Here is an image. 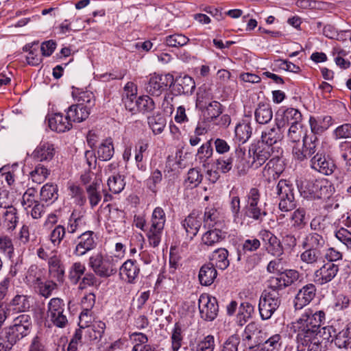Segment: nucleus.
I'll return each mask as SVG.
<instances>
[{
    "instance_id": "nucleus-32",
    "label": "nucleus",
    "mask_w": 351,
    "mask_h": 351,
    "mask_svg": "<svg viewBox=\"0 0 351 351\" xmlns=\"http://www.w3.org/2000/svg\"><path fill=\"white\" fill-rule=\"evenodd\" d=\"M54 155V146L53 144L49 143L40 144L32 154L33 158L40 162L51 160Z\"/></svg>"
},
{
    "instance_id": "nucleus-5",
    "label": "nucleus",
    "mask_w": 351,
    "mask_h": 351,
    "mask_svg": "<svg viewBox=\"0 0 351 351\" xmlns=\"http://www.w3.org/2000/svg\"><path fill=\"white\" fill-rule=\"evenodd\" d=\"M88 265L93 271L99 277L108 278L117 271L118 261L112 256H103L97 253L89 258Z\"/></svg>"
},
{
    "instance_id": "nucleus-21",
    "label": "nucleus",
    "mask_w": 351,
    "mask_h": 351,
    "mask_svg": "<svg viewBox=\"0 0 351 351\" xmlns=\"http://www.w3.org/2000/svg\"><path fill=\"white\" fill-rule=\"evenodd\" d=\"M260 236L263 241L267 244V250L268 252L276 256H280L283 254V246L280 241L272 232L264 230L260 232Z\"/></svg>"
},
{
    "instance_id": "nucleus-38",
    "label": "nucleus",
    "mask_w": 351,
    "mask_h": 351,
    "mask_svg": "<svg viewBox=\"0 0 351 351\" xmlns=\"http://www.w3.org/2000/svg\"><path fill=\"white\" fill-rule=\"evenodd\" d=\"M114 152L113 141L112 138H107L99 145L97 149V156L100 160L107 161L113 156Z\"/></svg>"
},
{
    "instance_id": "nucleus-18",
    "label": "nucleus",
    "mask_w": 351,
    "mask_h": 351,
    "mask_svg": "<svg viewBox=\"0 0 351 351\" xmlns=\"http://www.w3.org/2000/svg\"><path fill=\"white\" fill-rule=\"evenodd\" d=\"M302 246V247H308L313 250H316L323 254L328 244L326 237L317 232H311L306 236Z\"/></svg>"
},
{
    "instance_id": "nucleus-14",
    "label": "nucleus",
    "mask_w": 351,
    "mask_h": 351,
    "mask_svg": "<svg viewBox=\"0 0 351 351\" xmlns=\"http://www.w3.org/2000/svg\"><path fill=\"white\" fill-rule=\"evenodd\" d=\"M339 271V265L326 262L315 271L313 274L314 282L319 285L327 284L337 276Z\"/></svg>"
},
{
    "instance_id": "nucleus-47",
    "label": "nucleus",
    "mask_w": 351,
    "mask_h": 351,
    "mask_svg": "<svg viewBox=\"0 0 351 351\" xmlns=\"http://www.w3.org/2000/svg\"><path fill=\"white\" fill-rule=\"evenodd\" d=\"M234 158L232 156H220L214 162L217 171L222 173H228L233 167Z\"/></svg>"
},
{
    "instance_id": "nucleus-63",
    "label": "nucleus",
    "mask_w": 351,
    "mask_h": 351,
    "mask_svg": "<svg viewBox=\"0 0 351 351\" xmlns=\"http://www.w3.org/2000/svg\"><path fill=\"white\" fill-rule=\"evenodd\" d=\"M77 101L78 104L88 107L89 110L95 105V96L90 91H82L79 93Z\"/></svg>"
},
{
    "instance_id": "nucleus-6",
    "label": "nucleus",
    "mask_w": 351,
    "mask_h": 351,
    "mask_svg": "<svg viewBox=\"0 0 351 351\" xmlns=\"http://www.w3.org/2000/svg\"><path fill=\"white\" fill-rule=\"evenodd\" d=\"M165 222L164 210L160 207H156L152 213L151 225L146 234L149 244L153 247H158L160 243Z\"/></svg>"
},
{
    "instance_id": "nucleus-15",
    "label": "nucleus",
    "mask_w": 351,
    "mask_h": 351,
    "mask_svg": "<svg viewBox=\"0 0 351 351\" xmlns=\"http://www.w3.org/2000/svg\"><path fill=\"white\" fill-rule=\"evenodd\" d=\"M96 245L94 232L90 230L86 231L78 237L73 254L77 256H82L93 250Z\"/></svg>"
},
{
    "instance_id": "nucleus-17",
    "label": "nucleus",
    "mask_w": 351,
    "mask_h": 351,
    "mask_svg": "<svg viewBox=\"0 0 351 351\" xmlns=\"http://www.w3.org/2000/svg\"><path fill=\"white\" fill-rule=\"evenodd\" d=\"M311 167L319 173L328 176L331 175L335 169L333 161L326 157L325 153L314 155L311 159Z\"/></svg>"
},
{
    "instance_id": "nucleus-24",
    "label": "nucleus",
    "mask_w": 351,
    "mask_h": 351,
    "mask_svg": "<svg viewBox=\"0 0 351 351\" xmlns=\"http://www.w3.org/2000/svg\"><path fill=\"white\" fill-rule=\"evenodd\" d=\"M49 128L57 132H64L72 128V123L67 115L63 117L62 113H55L48 119Z\"/></svg>"
},
{
    "instance_id": "nucleus-20",
    "label": "nucleus",
    "mask_w": 351,
    "mask_h": 351,
    "mask_svg": "<svg viewBox=\"0 0 351 351\" xmlns=\"http://www.w3.org/2000/svg\"><path fill=\"white\" fill-rule=\"evenodd\" d=\"M140 273V267L136 261L128 259L119 267L121 278L128 283H134Z\"/></svg>"
},
{
    "instance_id": "nucleus-12",
    "label": "nucleus",
    "mask_w": 351,
    "mask_h": 351,
    "mask_svg": "<svg viewBox=\"0 0 351 351\" xmlns=\"http://www.w3.org/2000/svg\"><path fill=\"white\" fill-rule=\"evenodd\" d=\"M202 90V88H200L197 93L196 104L202 110L204 119L208 121H212L217 119L222 113L221 104L217 101H210L207 104L206 101H204V97ZM206 97L208 99H212L209 94H206L205 97Z\"/></svg>"
},
{
    "instance_id": "nucleus-60",
    "label": "nucleus",
    "mask_w": 351,
    "mask_h": 351,
    "mask_svg": "<svg viewBox=\"0 0 351 351\" xmlns=\"http://www.w3.org/2000/svg\"><path fill=\"white\" fill-rule=\"evenodd\" d=\"M85 271L86 267L82 263L76 262L73 263L69 274L71 280L75 284L77 283Z\"/></svg>"
},
{
    "instance_id": "nucleus-41",
    "label": "nucleus",
    "mask_w": 351,
    "mask_h": 351,
    "mask_svg": "<svg viewBox=\"0 0 351 351\" xmlns=\"http://www.w3.org/2000/svg\"><path fill=\"white\" fill-rule=\"evenodd\" d=\"M305 250L300 254V260L307 264L315 266L321 262L323 254L316 250H313L308 247H303Z\"/></svg>"
},
{
    "instance_id": "nucleus-23",
    "label": "nucleus",
    "mask_w": 351,
    "mask_h": 351,
    "mask_svg": "<svg viewBox=\"0 0 351 351\" xmlns=\"http://www.w3.org/2000/svg\"><path fill=\"white\" fill-rule=\"evenodd\" d=\"M204 226L208 228H223L224 221L220 212L214 207H206L204 215Z\"/></svg>"
},
{
    "instance_id": "nucleus-54",
    "label": "nucleus",
    "mask_w": 351,
    "mask_h": 351,
    "mask_svg": "<svg viewBox=\"0 0 351 351\" xmlns=\"http://www.w3.org/2000/svg\"><path fill=\"white\" fill-rule=\"evenodd\" d=\"M36 193L37 191L34 188L32 187L27 189L22 197L21 204L28 213L29 208H31L32 205L38 202L36 199Z\"/></svg>"
},
{
    "instance_id": "nucleus-59",
    "label": "nucleus",
    "mask_w": 351,
    "mask_h": 351,
    "mask_svg": "<svg viewBox=\"0 0 351 351\" xmlns=\"http://www.w3.org/2000/svg\"><path fill=\"white\" fill-rule=\"evenodd\" d=\"M215 348V339L212 335H208L200 341L195 347L192 348L193 351H213Z\"/></svg>"
},
{
    "instance_id": "nucleus-30",
    "label": "nucleus",
    "mask_w": 351,
    "mask_h": 351,
    "mask_svg": "<svg viewBox=\"0 0 351 351\" xmlns=\"http://www.w3.org/2000/svg\"><path fill=\"white\" fill-rule=\"evenodd\" d=\"M217 270L212 263H207L202 265L199 269L198 278L203 286L212 285L217 278Z\"/></svg>"
},
{
    "instance_id": "nucleus-49",
    "label": "nucleus",
    "mask_w": 351,
    "mask_h": 351,
    "mask_svg": "<svg viewBox=\"0 0 351 351\" xmlns=\"http://www.w3.org/2000/svg\"><path fill=\"white\" fill-rule=\"evenodd\" d=\"M16 341L5 328L0 332V351H10Z\"/></svg>"
},
{
    "instance_id": "nucleus-16",
    "label": "nucleus",
    "mask_w": 351,
    "mask_h": 351,
    "mask_svg": "<svg viewBox=\"0 0 351 351\" xmlns=\"http://www.w3.org/2000/svg\"><path fill=\"white\" fill-rule=\"evenodd\" d=\"M316 287L313 283H308L301 288L294 299V306L296 310L301 309L308 305L315 297Z\"/></svg>"
},
{
    "instance_id": "nucleus-19",
    "label": "nucleus",
    "mask_w": 351,
    "mask_h": 351,
    "mask_svg": "<svg viewBox=\"0 0 351 351\" xmlns=\"http://www.w3.org/2000/svg\"><path fill=\"white\" fill-rule=\"evenodd\" d=\"M282 128L283 124L281 122H277L275 126L262 133L261 141H260L270 147H280L278 143L283 138Z\"/></svg>"
},
{
    "instance_id": "nucleus-55",
    "label": "nucleus",
    "mask_w": 351,
    "mask_h": 351,
    "mask_svg": "<svg viewBox=\"0 0 351 351\" xmlns=\"http://www.w3.org/2000/svg\"><path fill=\"white\" fill-rule=\"evenodd\" d=\"M69 195L75 199V203L79 206H84L86 202L83 189L77 185L71 184L69 186Z\"/></svg>"
},
{
    "instance_id": "nucleus-58",
    "label": "nucleus",
    "mask_w": 351,
    "mask_h": 351,
    "mask_svg": "<svg viewBox=\"0 0 351 351\" xmlns=\"http://www.w3.org/2000/svg\"><path fill=\"white\" fill-rule=\"evenodd\" d=\"M203 179V176L200 171L195 168L191 169L187 174L186 184L188 187L193 188L197 186Z\"/></svg>"
},
{
    "instance_id": "nucleus-56",
    "label": "nucleus",
    "mask_w": 351,
    "mask_h": 351,
    "mask_svg": "<svg viewBox=\"0 0 351 351\" xmlns=\"http://www.w3.org/2000/svg\"><path fill=\"white\" fill-rule=\"evenodd\" d=\"M189 41V38L180 34H174L166 38V44L172 47H182L186 45Z\"/></svg>"
},
{
    "instance_id": "nucleus-9",
    "label": "nucleus",
    "mask_w": 351,
    "mask_h": 351,
    "mask_svg": "<svg viewBox=\"0 0 351 351\" xmlns=\"http://www.w3.org/2000/svg\"><path fill=\"white\" fill-rule=\"evenodd\" d=\"M173 76L171 74L156 75L151 76L145 85V91L152 95L158 97L163 91L173 85Z\"/></svg>"
},
{
    "instance_id": "nucleus-48",
    "label": "nucleus",
    "mask_w": 351,
    "mask_h": 351,
    "mask_svg": "<svg viewBox=\"0 0 351 351\" xmlns=\"http://www.w3.org/2000/svg\"><path fill=\"white\" fill-rule=\"evenodd\" d=\"M137 110L143 113L152 111L155 108L154 100L147 95L139 97L135 101Z\"/></svg>"
},
{
    "instance_id": "nucleus-45",
    "label": "nucleus",
    "mask_w": 351,
    "mask_h": 351,
    "mask_svg": "<svg viewBox=\"0 0 351 351\" xmlns=\"http://www.w3.org/2000/svg\"><path fill=\"white\" fill-rule=\"evenodd\" d=\"M29 297L25 295H16L10 302V305L19 312H25L30 308Z\"/></svg>"
},
{
    "instance_id": "nucleus-11",
    "label": "nucleus",
    "mask_w": 351,
    "mask_h": 351,
    "mask_svg": "<svg viewBox=\"0 0 351 351\" xmlns=\"http://www.w3.org/2000/svg\"><path fill=\"white\" fill-rule=\"evenodd\" d=\"M32 325L31 317L27 314H22L16 317L12 324L5 328L17 342L29 334Z\"/></svg>"
},
{
    "instance_id": "nucleus-25",
    "label": "nucleus",
    "mask_w": 351,
    "mask_h": 351,
    "mask_svg": "<svg viewBox=\"0 0 351 351\" xmlns=\"http://www.w3.org/2000/svg\"><path fill=\"white\" fill-rule=\"evenodd\" d=\"M303 143L308 158L324 152L319 139L314 134H305L303 136Z\"/></svg>"
},
{
    "instance_id": "nucleus-7",
    "label": "nucleus",
    "mask_w": 351,
    "mask_h": 351,
    "mask_svg": "<svg viewBox=\"0 0 351 351\" xmlns=\"http://www.w3.org/2000/svg\"><path fill=\"white\" fill-rule=\"evenodd\" d=\"M65 303L60 298H51L47 304V321L58 328H64L68 324Z\"/></svg>"
},
{
    "instance_id": "nucleus-31",
    "label": "nucleus",
    "mask_w": 351,
    "mask_h": 351,
    "mask_svg": "<svg viewBox=\"0 0 351 351\" xmlns=\"http://www.w3.org/2000/svg\"><path fill=\"white\" fill-rule=\"evenodd\" d=\"M66 114L67 118L70 119L71 123H80L88 117L90 110L88 107H86L82 104H76L71 106L69 108Z\"/></svg>"
},
{
    "instance_id": "nucleus-61",
    "label": "nucleus",
    "mask_w": 351,
    "mask_h": 351,
    "mask_svg": "<svg viewBox=\"0 0 351 351\" xmlns=\"http://www.w3.org/2000/svg\"><path fill=\"white\" fill-rule=\"evenodd\" d=\"M148 124L155 134H160L165 127V119L159 116L148 117Z\"/></svg>"
},
{
    "instance_id": "nucleus-34",
    "label": "nucleus",
    "mask_w": 351,
    "mask_h": 351,
    "mask_svg": "<svg viewBox=\"0 0 351 351\" xmlns=\"http://www.w3.org/2000/svg\"><path fill=\"white\" fill-rule=\"evenodd\" d=\"M335 344L343 351H351V329L346 328L339 331L335 339H332Z\"/></svg>"
},
{
    "instance_id": "nucleus-53",
    "label": "nucleus",
    "mask_w": 351,
    "mask_h": 351,
    "mask_svg": "<svg viewBox=\"0 0 351 351\" xmlns=\"http://www.w3.org/2000/svg\"><path fill=\"white\" fill-rule=\"evenodd\" d=\"M213 154L211 140H208L198 149L196 156L200 162H205L213 156Z\"/></svg>"
},
{
    "instance_id": "nucleus-36",
    "label": "nucleus",
    "mask_w": 351,
    "mask_h": 351,
    "mask_svg": "<svg viewBox=\"0 0 351 351\" xmlns=\"http://www.w3.org/2000/svg\"><path fill=\"white\" fill-rule=\"evenodd\" d=\"M235 136L237 140L244 143H245L252 136V128L251 123L246 119L242 120L235 128Z\"/></svg>"
},
{
    "instance_id": "nucleus-27",
    "label": "nucleus",
    "mask_w": 351,
    "mask_h": 351,
    "mask_svg": "<svg viewBox=\"0 0 351 351\" xmlns=\"http://www.w3.org/2000/svg\"><path fill=\"white\" fill-rule=\"evenodd\" d=\"M106 324L100 320H93V324L84 329L85 336L90 341H99L104 334Z\"/></svg>"
},
{
    "instance_id": "nucleus-4",
    "label": "nucleus",
    "mask_w": 351,
    "mask_h": 351,
    "mask_svg": "<svg viewBox=\"0 0 351 351\" xmlns=\"http://www.w3.org/2000/svg\"><path fill=\"white\" fill-rule=\"evenodd\" d=\"M301 195L309 200L328 199L332 195L331 186L322 180L302 181L299 186Z\"/></svg>"
},
{
    "instance_id": "nucleus-2",
    "label": "nucleus",
    "mask_w": 351,
    "mask_h": 351,
    "mask_svg": "<svg viewBox=\"0 0 351 351\" xmlns=\"http://www.w3.org/2000/svg\"><path fill=\"white\" fill-rule=\"evenodd\" d=\"M282 154V149L280 147H270L261 141L252 144L249 149V155L253 158L252 166L254 168H258L269 158L272 157L264 168V176H265L266 173L269 175L277 174L275 169L271 168L270 165L273 164V160L278 159Z\"/></svg>"
},
{
    "instance_id": "nucleus-29",
    "label": "nucleus",
    "mask_w": 351,
    "mask_h": 351,
    "mask_svg": "<svg viewBox=\"0 0 351 351\" xmlns=\"http://www.w3.org/2000/svg\"><path fill=\"white\" fill-rule=\"evenodd\" d=\"M46 271L37 265H32L25 276L26 282L32 287H36L38 284L45 280Z\"/></svg>"
},
{
    "instance_id": "nucleus-26",
    "label": "nucleus",
    "mask_w": 351,
    "mask_h": 351,
    "mask_svg": "<svg viewBox=\"0 0 351 351\" xmlns=\"http://www.w3.org/2000/svg\"><path fill=\"white\" fill-rule=\"evenodd\" d=\"M226 234L222 228H209L202 237V245L214 247L226 238Z\"/></svg>"
},
{
    "instance_id": "nucleus-35",
    "label": "nucleus",
    "mask_w": 351,
    "mask_h": 351,
    "mask_svg": "<svg viewBox=\"0 0 351 351\" xmlns=\"http://www.w3.org/2000/svg\"><path fill=\"white\" fill-rule=\"evenodd\" d=\"M176 90L179 94L191 95L195 88L194 80L189 76L179 77L176 80Z\"/></svg>"
},
{
    "instance_id": "nucleus-43",
    "label": "nucleus",
    "mask_w": 351,
    "mask_h": 351,
    "mask_svg": "<svg viewBox=\"0 0 351 351\" xmlns=\"http://www.w3.org/2000/svg\"><path fill=\"white\" fill-rule=\"evenodd\" d=\"M99 189V184L97 182H93L86 189L89 203L92 208L96 206L101 199V195L98 191Z\"/></svg>"
},
{
    "instance_id": "nucleus-50",
    "label": "nucleus",
    "mask_w": 351,
    "mask_h": 351,
    "mask_svg": "<svg viewBox=\"0 0 351 351\" xmlns=\"http://www.w3.org/2000/svg\"><path fill=\"white\" fill-rule=\"evenodd\" d=\"M49 173L50 171L47 168L43 165L38 164L30 173V176L33 182L40 184L47 179Z\"/></svg>"
},
{
    "instance_id": "nucleus-51",
    "label": "nucleus",
    "mask_w": 351,
    "mask_h": 351,
    "mask_svg": "<svg viewBox=\"0 0 351 351\" xmlns=\"http://www.w3.org/2000/svg\"><path fill=\"white\" fill-rule=\"evenodd\" d=\"M40 198L43 201L47 202L51 199H56L58 197L57 185L47 183L45 184L40 190Z\"/></svg>"
},
{
    "instance_id": "nucleus-64",
    "label": "nucleus",
    "mask_w": 351,
    "mask_h": 351,
    "mask_svg": "<svg viewBox=\"0 0 351 351\" xmlns=\"http://www.w3.org/2000/svg\"><path fill=\"white\" fill-rule=\"evenodd\" d=\"M27 351H48L43 338L41 336L36 335L32 339Z\"/></svg>"
},
{
    "instance_id": "nucleus-33",
    "label": "nucleus",
    "mask_w": 351,
    "mask_h": 351,
    "mask_svg": "<svg viewBox=\"0 0 351 351\" xmlns=\"http://www.w3.org/2000/svg\"><path fill=\"white\" fill-rule=\"evenodd\" d=\"M302 119V114L298 109L289 108L283 112L281 119L277 122H281L284 128L285 125L301 124Z\"/></svg>"
},
{
    "instance_id": "nucleus-3",
    "label": "nucleus",
    "mask_w": 351,
    "mask_h": 351,
    "mask_svg": "<svg viewBox=\"0 0 351 351\" xmlns=\"http://www.w3.org/2000/svg\"><path fill=\"white\" fill-rule=\"evenodd\" d=\"M271 195L278 197V208L282 212H289L297 206L293 184L286 180H280L271 188Z\"/></svg>"
},
{
    "instance_id": "nucleus-40",
    "label": "nucleus",
    "mask_w": 351,
    "mask_h": 351,
    "mask_svg": "<svg viewBox=\"0 0 351 351\" xmlns=\"http://www.w3.org/2000/svg\"><path fill=\"white\" fill-rule=\"evenodd\" d=\"M58 288V285L53 280H44L34 287L35 291L40 295L48 298H49L52 292Z\"/></svg>"
},
{
    "instance_id": "nucleus-46",
    "label": "nucleus",
    "mask_w": 351,
    "mask_h": 351,
    "mask_svg": "<svg viewBox=\"0 0 351 351\" xmlns=\"http://www.w3.org/2000/svg\"><path fill=\"white\" fill-rule=\"evenodd\" d=\"M291 220L292 226L300 230L304 228L307 223L306 218V210L303 208H298L293 213Z\"/></svg>"
},
{
    "instance_id": "nucleus-42",
    "label": "nucleus",
    "mask_w": 351,
    "mask_h": 351,
    "mask_svg": "<svg viewBox=\"0 0 351 351\" xmlns=\"http://www.w3.org/2000/svg\"><path fill=\"white\" fill-rule=\"evenodd\" d=\"M254 312V306L249 302H242L239 308L237 322L239 326H243L252 317Z\"/></svg>"
},
{
    "instance_id": "nucleus-10",
    "label": "nucleus",
    "mask_w": 351,
    "mask_h": 351,
    "mask_svg": "<svg viewBox=\"0 0 351 351\" xmlns=\"http://www.w3.org/2000/svg\"><path fill=\"white\" fill-rule=\"evenodd\" d=\"M280 304V299L278 293H264L261 295L258 311L261 318L264 320L271 318Z\"/></svg>"
},
{
    "instance_id": "nucleus-44",
    "label": "nucleus",
    "mask_w": 351,
    "mask_h": 351,
    "mask_svg": "<svg viewBox=\"0 0 351 351\" xmlns=\"http://www.w3.org/2000/svg\"><path fill=\"white\" fill-rule=\"evenodd\" d=\"M107 184L109 191L114 194L121 192L125 184L123 177L119 173L110 176Z\"/></svg>"
},
{
    "instance_id": "nucleus-8",
    "label": "nucleus",
    "mask_w": 351,
    "mask_h": 351,
    "mask_svg": "<svg viewBox=\"0 0 351 351\" xmlns=\"http://www.w3.org/2000/svg\"><path fill=\"white\" fill-rule=\"evenodd\" d=\"M261 194L256 188H252L247 196V204L244 208L245 215L255 221H262L267 215L264 208L258 205Z\"/></svg>"
},
{
    "instance_id": "nucleus-62",
    "label": "nucleus",
    "mask_w": 351,
    "mask_h": 351,
    "mask_svg": "<svg viewBox=\"0 0 351 351\" xmlns=\"http://www.w3.org/2000/svg\"><path fill=\"white\" fill-rule=\"evenodd\" d=\"M280 276L283 280V283L285 284L287 287L298 281L302 276V274L295 269H287L284 272H282Z\"/></svg>"
},
{
    "instance_id": "nucleus-39",
    "label": "nucleus",
    "mask_w": 351,
    "mask_h": 351,
    "mask_svg": "<svg viewBox=\"0 0 351 351\" xmlns=\"http://www.w3.org/2000/svg\"><path fill=\"white\" fill-rule=\"evenodd\" d=\"M228 257V250L225 248H219L213 252L211 261L213 262V264H215L217 268L225 269L230 265Z\"/></svg>"
},
{
    "instance_id": "nucleus-52",
    "label": "nucleus",
    "mask_w": 351,
    "mask_h": 351,
    "mask_svg": "<svg viewBox=\"0 0 351 351\" xmlns=\"http://www.w3.org/2000/svg\"><path fill=\"white\" fill-rule=\"evenodd\" d=\"M262 344L267 351H279L282 344V336L280 334L273 335Z\"/></svg>"
},
{
    "instance_id": "nucleus-13",
    "label": "nucleus",
    "mask_w": 351,
    "mask_h": 351,
    "mask_svg": "<svg viewBox=\"0 0 351 351\" xmlns=\"http://www.w3.org/2000/svg\"><path fill=\"white\" fill-rule=\"evenodd\" d=\"M198 308L202 319L207 322L214 320L217 316L219 306L215 298L202 294L198 300Z\"/></svg>"
},
{
    "instance_id": "nucleus-57",
    "label": "nucleus",
    "mask_w": 351,
    "mask_h": 351,
    "mask_svg": "<svg viewBox=\"0 0 351 351\" xmlns=\"http://www.w3.org/2000/svg\"><path fill=\"white\" fill-rule=\"evenodd\" d=\"M66 234V229L62 225L56 226L49 234V239L53 246H59Z\"/></svg>"
},
{
    "instance_id": "nucleus-28",
    "label": "nucleus",
    "mask_w": 351,
    "mask_h": 351,
    "mask_svg": "<svg viewBox=\"0 0 351 351\" xmlns=\"http://www.w3.org/2000/svg\"><path fill=\"white\" fill-rule=\"evenodd\" d=\"M49 274L58 282H62L64 276V266L59 256L54 254L48 259Z\"/></svg>"
},
{
    "instance_id": "nucleus-37",
    "label": "nucleus",
    "mask_w": 351,
    "mask_h": 351,
    "mask_svg": "<svg viewBox=\"0 0 351 351\" xmlns=\"http://www.w3.org/2000/svg\"><path fill=\"white\" fill-rule=\"evenodd\" d=\"M254 115L256 122L260 124H266L272 119L273 112L269 104L260 103L255 110Z\"/></svg>"
},
{
    "instance_id": "nucleus-22",
    "label": "nucleus",
    "mask_w": 351,
    "mask_h": 351,
    "mask_svg": "<svg viewBox=\"0 0 351 351\" xmlns=\"http://www.w3.org/2000/svg\"><path fill=\"white\" fill-rule=\"evenodd\" d=\"M202 225V217L198 211L193 210L183 221L182 226L184 228L187 236L192 239L198 232Z\"/></svg>"
},
{
    "instance_id": "nucleus-1",
    "label": "nucleus",
    "mask_w": 351,
    "mask_h": 351,
    "mask_svg": "<svg viewBox=\"0 0 351 351\" xmlns=\"http://www.w3.org/2000/svg\"><path fill=\"white\" fill-rule=\"evenodd\" d=\"M325 320L324 311L315 313L311 309H307L300 318L291 323V329L297 334L298 342L309 341L314 335H319V329Z\"/></svg>"
}]
</instances>
